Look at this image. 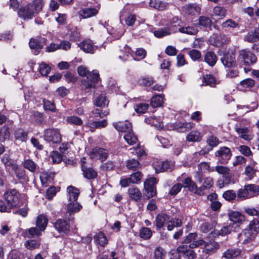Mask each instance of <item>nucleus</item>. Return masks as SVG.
<instances>
[{"mask_svg":"<svg viewBox=\"0 0 259 259\" xmlns=\"http://www.w3.org/2000/svg\"><path fill=\"white\" fill-rule=\"evenodd\" d=\"M77 72L79 75L87 76L81 80V87L82 90L89 91L95 87L99 79V74L97 71L89 72L85 67L80 66L77 68Z\"/></svg>","mask_w":259,"mask_h":259,"instance_id":"1","label":"nucleus"},{"mask_svg":"<svg viewBox=\"0 0 259 259\" xmlns=\"http://www.w3.org/2000/svg\"><path fill=\"white\" fill-rule=\"evenodd\" d=\"M43 0H33L31 3L18 9V15L24 20H29L35 16L42 10Z\"/></svg>","mask_w":259,"mask_h":259,"instance_id":"2","label":"nucleus"},{"mask_svg":"<svg viewBox=\"0 0 259 259\" xmlns=\"http://www.w3.org/2000/svg\"><path fill=\"white\" fill-rule=\"evenodd\" d=\"M5 200L7 204L12 208L18 207L20 206V194L15 189L8 190L4 194Z\"/></svg>","mask_w":259,"mask_h":259,"instance_id":"3","label":"nucleus"},{"mask_svg":"<svg viewBox=\"0 0 259 259\" xmlns=\"http://www.w3.org/2000/svg\"><path fill=\"white\" fill-rule=\"evenodd\" d=\"M156 183L157 180L154 177L150 178L144 182V194L148 199H150L156 195L157 192L155 187Z\"/></svg>","mask_w":259,"mask_h":259,"instance_id":"4","label":"nucleus"},{"mask_svg":"<svg viewBox=\"0 0 259 259\" xmlns=\"http://www.w3.org/2000/svg\"><path fill=\"white\" fill-rule=\"evenodd\" d=\"M239 58L245 65L250 66L255 63L257 61V57L254 54L250 51L243 50L240 51Z\"/></svg>","mask_w":259,"mask_h":259,"instance_id":"5","label":"nucleus"},{"mask_svg":"<svg viewBox=\"0 0 259 259\" xmlns=\"http://www.w3.org/2000/svg\"><path fill=\"white\" fill-rule=\"evenodd\" d=\"M45 140L53 143H60L62 140L61 135L58 129L49 128L44 132Z\"/></svg>","mask_w":259,"mask_h":259,"instance_id":"6","label":"nucleus"},{"mask_svg":"<svg viewBox=\"0 0 259 259\" xmlns=\"http://www.w3.org/2000/svg\"><path fill=\"white\" fill-rule=\"evenodd\" d=\"M215 156L218 157V160L220 163L226 164L232 156V152L229 148L222 147L216 151Z\"/></svg>","mask_w":259,"mask_h":259,"instance_id":"7","label":"nucleus"},{"mask_svg":"<svg viewBox=\"0 0 259 259\" xmlns=\"http://www.w3.org/2000/svg\"><path fill=\"white\" fill-rule=\"evenodd\" d=\"M108 156L107 150L96 147L93 148L90 153V157L93 159H99L101 161L105 160Z\"/></svg>","mask_w":259,"mask_h":259,"instance_id":"8","label":"nucleus"},{"mask_svg":"<svg viewBox=\"0 0 259 259\" xmlns=\"http://www.w3.org/2000/svg\"><path fill=\"white\" fill-rule=\"evenodd\" d=\"M215 170L219 174L222 175L225 178L224 183L228 184L232 177V174L231 172L230 169L223 165H218L215 166Z\"/></svg>","mask_w":259,"mask_h":259,"instance_id":"9","label":"nucleus"},{"mask_svg":"<svg viewBox=\"0 0 259 259\" xmlns=\"http://www.w3.org/2000/svg\"><path fill=\"white\" fill-rule=\"evenodd\" d=\"M254 239V234L250 230H244L238 235L239 242L243 244H248Z\"/></svg>","mask_w":259,"mask_h":259,"instance_id":"10","label":"nucleus"},{"mask_svg":"<svg viewBox=\"0 0 259 259\" xmlns=\"http://www.w3.org/2000/svg\"><path fill=\"white\" fill-rule=\"evenodd\" d=\"M220 248V244L213 241L211 240L204 244L203 252L210 255L215 252Z\"/></svg>","mask_w":259,"mask_h":259,"instance_id":"11","label":"nucleus"},{"mask_svg":"<svg viewBox=\"0 0 259 259\" xmlns=\"http://www.w3.org/2000/svg\"><path fill=\"white\" fill-rule=\"evenodd\" d=\"M81 208L82 206L76 201L69 203L67 205V211L65 218H67L69 220H71L73 218L70 217L71 215L80 211Z\"/></svg>","mask_w":259,"mask_h":259,"instance_id":"12","label":"nucleus"},{"mask_svg":"<svg viewBox=\"0 0 259 259\" xmlns=\"http://www.w3.org/2000/svg\"><path fill=\"white\" fill-rule=\"evenodd\" d=\"M221 61L223 65L228 68L236 67L237 65L235 56L233 54L227 53L225 54L224 57L221 59Z\"/></svg>","mask_w":259,"mask_h":259,"instance_id":"13","label":"nucleus"},{"mask_svg":"<svg viewBox=\"0 0 259 259\" xmlns=\"http://www.w3.org/2000/svg\"><path fill=\"white\" fill-rule=\"evenodd\" d=\"M81 50L85 53L93 54L95 48L92 41L90 39H85L78 44Z\"/></svg>","mask_w":259,"mask_h":259,"instance_id":"14","label":"nucleus"},{"mask_svg":"<svg viewBox=\"0 0 259 259\" xmlns=\"http://www.w3.org/2000/svg\"><path fill=\"white\" fill-rule=\"evenodd\" d=\"M128 194L130 199L135 202L140 201L142 197V194L140 189L135 186L128 189Z\"/></svg>","mask_w":259,"mask_h":259,"instance_id":"15","label":"nucleus"},{"mask_svg":"<svg viewBox=\"0 0 259 259\" xmlns=\"http://www.w3.org/2000/svg\"><path fill=\"white\" fill-rule=\"evenodd\" d=\"M46 39L44 37L38 38H31L29 41V46L31 49L40 50L46 44Z\"/></svg>","mask_w":259,"mask_h":259,"instance_id":"16","label":"nucleus"},{"mask_svg":"<svg viewBox=\"0 0 259 259\" xmlns=\"http://www.w3.org/2000/svg\"><path fill=\"white\" fill-rule=\"evenodd\" d=\"M55 227L60 233L67 234L69 231V225L66 221L60 219L55 224Z\"/></svg>","mask_w":259,"mask_h":259,"instance_id":"17","label":"nucleus"},{"mask_svg":"<svg viewBox=\"0 0 259 259\" xmlns=\"http://www.w3.org/2000/svg\"><path fill=\"white\" fill-rule=\"evenodd\" d=\"M114 127L119 132H125L126 133L132 131L131 123L125 121L124 122H118L113 123Z\"/></svg>","mask_w":259,"mask_h":259,"instance_id":"18","label":"nucleus"},{"mask_svg":"<svg viewBox=\"0 0 259 259\" xmlns=\"http://www.w3.org/2000/svg\"><path fill=\"white\" fill-rule=\"evenodd\" d=\"M12 169L14 171L16 177L21 182H27L28 180V177L26 176L25 171L20 168L17 164L15 166L14 165Z\"/></svg>","mask_w":259,"mask_h":259,"instance_id":"19","label":"nucleus"},{"mask_svg":"<svg viewBox=\"0 0 259 259\" xmlns=\"http://www.w3.org/2000/svg\"><path fill=\"white\" fill-rule=\"evenodd\" d=\"M174 167V163L171 161H165L161 162L155 167L157 172H160L164 171H171Z\"/></svg>","mask_w":259,"mask_h":259,"instance_id":"20","label":"nucleus"},{"mask_svg":"<svg viewBox=\"0 0 259 259\" xmlns=\"http://www.w3.org/2000/svg\"><path fill=\"white\" fill-rule=\"evenodd\" d=\"M170 221V217L165 213L159 214L155 219V225L157 229L163 227L165 223Z\"/></svg>","mask_w":259,"mask_h":259,"instance_id":"21","label":"nucleus"},{"mask_svg":"<svg viewBox=\"0 0 259 259\" xmlns=\"http://www.w3.org/2000/svg\"><path fill=\"white\" fill-rule=\"evenodd\" d=\"M244 40L249 42H254L259 40V28H255L253 31L248 32L245 36Z\"/></svg>","mask_w":259,"mask_h":259,"instance_id":"22","label":"nucleus"},{"mask_svg":"<svg viewBox=\"0 0 259 259\" xmlns=\"http://www.w3.org/2000/svg\"><path fill=\"white\" fill-rule=\"evenodd\" d=\"M193 126V124L192 122H176L174 124V129L181 133L186 132L191 130Z\"/></svg>","mask_w":259,"mask_h":259,"instance_id":"23","label":"nucleus"},{"mask_svg":"<svg viewBox=\"0 0 259 259\" xmlns=\"http://www.w3.org/2000/svg\"><path fill=\"white\" fill-rule=\"evenodd\" d=\"M81 170L83 177L88 180L94 179L97 177V172L92 167L82 166Z\"/></svg>","mask_w":259,"mask_h":259,"instance_id":"24","label":"nucleus"},{"mask_svg":"<svg viewBox=\"0 0 259 259\" xmlns=\"http://www.w3.org/2000/svg\"><path fill=\"white\" fill-rule=\"evenodd\" d=\"M98 13L97 9L94 8H86L79 12L80 16L83 18H88L95 16Z\"/></svg>","mask_w":259,"mask_h":259,"instance_id":"25","label":"nucleus"},{"mask_svg":"<svg viewBox=\"0 0 259 259\" xmlns=\"http://www.w3.org/2000/svg\"><path fill=\"white\" fill-rule=\"evenodd\" d=\"M185 12L188 14L194 15L200 12V8L196 4H189L183 7Z\"/></svg>","mask_w":259,"mask_h":259,"instance_id":"26","label":"nucleus"},{"mask_svg":"<svg viewBox=\"0 0 259 259\" xmlns=\"http://www.w3.org/2000/svg\"><path fill=\"white\" fill-rule=\"evenodd\" d=\"M229 217L230 221L234 223H241L245 220L244 216L237 211L231 212L229 214Z\"/></svg>","mask_w":259,"mask_h":259,"instance_id":"27","label":"nucleus"},{"mask_svg":"<svg viewBox=\"0 0 259 259\" xmlns=\"http://www.w3.org/2000/svg\"><path fill=\"white\" fill-rule=\"evenodd\" d=\"M14 135L15 139L21 142H26L28 137V133L20 128L15 131Z\"/></svg>","mask_w":259,"mask_h":259,"instance_id":"28","label":"nucleus"},{"mask_svg":"<svg viewBox=\"0 0 259 259\" xmlns=\"http://www.w3.org/2000/svg\"><path fill=\"white\" fill-rule=\"evenodd\" d=\"M48 224V219L43 214L39 215L36 219V226L40 229V231H44Z\"/></svg>","mask_w":259,"mask_h":259,"instance_id":"29","label":"nucleus"},{"mask_svg":"<svg viewBox=\"0 0 259 259\" xmlns=\"http://www.w3.org/2000/svg\"><path fill=\"white\" fill-rule=\"evenodd\" d=\"M204 61L210 66H213L217 61L216 55L212 52H207L204 56Z\"/></svg>","mask_w":259,"mask_h":259,"instance_id":"30","label":"nucleus"},{"mask_svg":"<svg viewBox=\"0 0 259 259\" xmlns=\"http://www.w3.org/2000/svg\"><path fill=\"white\" fill-rule=\"evenodd\" d=\"M241 253L240 250L238 248H230L227 249L223 253V257L231 259L236 257L240 255Z\"/></svg>","mask_w":259,"mask_h":259,"instance_id":"31","label":"nucleus"},{"mask_svg":"<svg viewBox=\"0 0 259 259\" xmlns=\"http://www.w3.org/2000/svg\"><path fill=\"white\" fill-rule=\"evenodd\" d=\"M149 6L159 11H163L166 8V4L159 0H150Z\"/></svg>","mask_w":259,"mask_h":259,"instance_id":"32","label":"nucleus"},{"mask_svg":"<svg viewBox=\"0 0 259 259\" xmlns=\"http://www.w3.org/2000/svg\"><path fill=\"white\" fill-rule=\"evenodd\" d=\"M23 167L32 172H34L37 167V164L32 159H25L23 162Z\"/></svg>","mask_w":259,"mask_h":259,"instance_id":"33","label":"nucleus"},{"mask_svg":"<svg viewBox=\"0 0 259 259\" xmlns=\"http://www.w3.org/2000/svg\"><path fill=\"white\" fill-rule=\"evenodd\" d=\"M202 136L200 133L197 131L191 132L187 136L186 139L189 142H199L201 140Z\"/></svg>","mask_w":259,"mask_h":259,"instance_id":"34","label":"nucleus"},{"mask_svg":"<svg viewBox=\"0 0 259 259\" xmlns=\"http://www.w3.org/2000/svg\"><path fill=\"white\" fill-rule=\"evenodd\" d=\"M67 191L69 195V201H75L77 200L79 194V190L74 187L69 186L67 188Z\"/></svg>","mask_w":259,"mask_h":259,"instance_id":"35","label":"nucleus"},{"mask_svg":"<svg viewBox=\"0 0 259 259\" xmlns=\"http://www.w3.org/2000/svg\"><path fill=\"white\" fill-rule=\"evenodd\" d=\"M203 82L207 85L211 87H214L217 83V80L215 77L211 74H206L203 77Z\"/></svg>","mask_w":259,"mask_h":259,"instance_id":"36","label":"nucleus"},{"mask_svg":"<svg viewBox=\"0 0 259 259\" xmlns=\"http://www.w3.org/2000/svg\"><path fill=\"white\" fill-rule=\"evenodd\" d=\"M248 189L247 185H245L243 188L240 189L237 193V197L242 200L251 198Z\"/></svg>","mask_w":259,"mask_h":259,"instance_id":"37","label":"nucleus"},{"mask_svg":"<svg viewBox=\"0 0 259 259\" xmlns=\"http://www.w3.org/2000/svg\"><path fill=\"white\" fill-rule=\"evenodd\" d=\"M94 104L98 107H104L108 104V101L104 94L99 95L95 99Z\"/></svg>","mask_w":259,"mask_h":259,"instance_id":"38","label":"nucleus"},{"mask_svg":"<svg viewBox=\"0 0 259 259\" xmlns=\"http://www.w3.org/2000/svg\"><path fill=\"white\" fill-rule=\"evenodd\" d=\"M124 139L130 145H134L138 141L137 136L132 132V130L127 132L124 136Z\"/></svg>","mask_w":259,"mask_h":259,"instance_id":"39","label":"nucleus"},{"mask_svg":"<svg viewBox=\"0 0 259 259\" xmlns=\"http://www.w3.org/2000/svg\"><path fill=\"white\" fill-rule=\"evenodd\" d=\"M163 103V98L162 96L157 95L151 98L150 105L152 107L156 108L161 106Z\"/></svg>","mask_w":259,"mask_h":259,"instance_id":"40","label":"nucleus"},{"mask_svg":"<svg viewBox=\"0 0 259 259\" xmlns=\"http://www.w3.org/2000/svg\"><path fill=\"white\" fill-rule=\"evenodd\" d=\"M227 12V10L224 7L218 6L213 8L212 13L214 15L224 18L226 16Z\"/></svg>","mask_w":259,"mask_h":259,"instance_id":"41","label":"nucleus"},{"mask_svg":"<svg viewBox=\"0 0 259 259\" xmlns=\"http://www.w3.org/2000/svg\"><path fill=\"white\" fill-rule=\"evenodd\" d=\"M152 235V231L148 228L143 227L140 230V237L145 240L149 239Z\"/></svg>","mask_w":259,"mask_h":259,"instance_id":"42","label":"nucleus"},{"mask_svg":"<svg viewBox=\"0 0 259 259\" xmlns=\"http://www.w3.org/2000/svg\"><path fill=\"white\" fill-rule=\"evenodd\" d=\"M95 241L100 245L104 246L107 244V240L106 236L103 232H99L94 236Z\"/></svg>","mask_w":259,"mask_h":259,"instance_id":"43","label":"nucleus"},{"mask_svg":"<svg viewBox=\"0 0 259 259\" xmlns=\"http://www.w3.org/2000/svg\"><path fill=\"white\" fill-rule=\"evenodd\" d=\"M171 32L168 28L164 27L160 28L157 30L154 31V35L158 38H161L163 36L170 34Z\"/></svg>","mask_w":259,"mask_h":259,"instance_id":"44","label":"nucleus"},{"mask_svg":"<svg viewBox=\"0 0 259 259\" xmlns=\"http://www.w3.org/2000/svg\"><path fill=\"white\" fill-rule=\"evenodd\" d=\"M2 161L6 167H11L12 168L14 167V165L15 166L17 164L7 154H5L3 156Z\"/></svg>","mask_w":259,"mask_h":259,"instance_id":"45","label":"nucleus"},{"mask_svg":"<svg viewBox=\"0 0 259 259\" xmlns=\"http://www.w3.org/2000/svg\"><path fill=\"white\" fill-rule=\"evenodd\" d=\"M42 231H40L38 228H36V227H32L25 231L26 236L28 237H34L35 236H39L41 235V232Z\"/></svg>","mask_w":259,"mask_h":259,"instance_id":"46","label":"nucleus"},{"mask_svg":"<svg viewBox=\"0 0 259 259\" xmlns=\"http://www.w3.org/2000/svg\"><path fill=\"white\" fill-rule=\"evenodd\" d=\"M140 166V163L138 160L133 158L130 159L126 162V167L128 169L132 170H136Z\"/></svg>","mask_w":259,"mask_h":259,"instance_id":"47","label":"nucleus"},{"mask_svg":"<svg viewBox=\"0 0 259 259\" xmlns=\"http://www.w3.org/2000/svg\"><path fill=\"white\" fill-rule=\"evenodd\" d=\"M183 187L188 188L190 191H194L196 189V184L190 178H187L183 181Z\"/></svg>","mask_w":259,"mask_h":259,"instance_id":"48","label":"nucleus"},{"mask_svg":"<svg viewBox=\"0 0 259 259\" xmlns=\"http://www.w3.org/2000/svg\"><path fill=\"white\" fill-rule=\"evenodd\" d=\"M215 40V45L219 47L228 42L230 41V38L225 34H220L216 36Z\"/></svg>","mask_w":259,"mask_h":259,"instance_id":"49","label":"nucleus"},{"mask_svg":"<svg viewBox=\"0 0 259 259\" xmlns=\"http://www.w3.org/2000/svg\"><path fill=\"white\" fill-rule=\"evenodd\" d=\"M89 126L92 128H100L105 127L107 125V121L106 119H104L100 121H92L89 122Z\"/></svg>","mask_w":259,"mask_h":259,"instance_id":"50","label":"nucleus"},{"mask_svg":"<svg viewBox=\"0 0 259 259\" xmlns=\"http://www.w3.org/2000/svg\"><path fill=\"white\" fill-rule=\"evenodd\" d=\"M179 30L181 33L190 35H195L198 32L197 28L191 26L181 27L179 28Z\"/></svg>","mask_w":259,"mask_h":259,"instance_id":"51","label":"nucleus"},{"mask_svg":"<svg viewBox=\"0 0 259 259\" xmlns=\"http://www.w3.org/2000/svg\"><path fill=\"white\" fill-rule=\"evenodd\" d=\"M147 52L143 48H138L135 52L134 59L139 61L145 58Z\"/></svg>","mask_w":259,"mask_h":259,"instance_id":"52","label":"nucleus"},{"mask_svg":"<svg viewBox=\"0 0 259 259\" xmlns=\"http://www.w3.org/2000/svg\"><path fill=\"white\" fill-rule=\"evenodd\" d=\"M154 256L155 259H164L165 256L164 249L160 246L156 247L154 251Z\"/></svg>","mask_w":259,"mask_h":259,"instance_id":"53","label":"nucleus"},{"mask_svg":"<svg viewBox=\"0 0 259 259\" xmlns=\"http://www.w3.org/2000/svg\"><path fill=\"white\" fill-rule=\"evenodd\" d=\"M40 179L42 184L51 183L53 181V178L51 174L48 172L44 171L40 173Z\"/></svg>","mask_w":259,"mask_h":259,"instance_id":"54","label":"nucleus"},{"mask_svg":"<svg viewBox=\"0 0 259 259\" xmlns=\"http://www.w3.org/2000/svg\"><path fill=\"white\" fill-rule=\"evenodd\" d=\"M43 105L45 110L55 112L56 106L53 102L46 99H43Z\"/></svg>","mask_w":259,"mask_h":259,"instance_id":"55","label":"nucleus"},{"mask_svg":"<svg viewBox=\"0 0 259 259\" xmlns=\"http://www.w3.org/2000/svg\"><path fill=\"white\" fill-rule=\"evenodd\" d=\"M222 26L224 28H235L237 27H239V24L236 23L234 20L231 19H229L223 22L222 24Z\"/></svg>","mask_w":259,"mask_h":259,"instance_id":"56","label":"nucleus"},{"mask_svg":"<svg viewBox=\"0 0 259 259\" xmlns=\"http://www.w3.org/2000/svg\"><path fill=\"white\" fill-rule=\"evenodd\" d=\"M251 197L259 195V186L255 184L247 185Z\"/></svg>","mask_w":259,"mask_h":259,"instance_id":"57","label":"nucleus"},{"mask_svg":"<svg viewBox=\"0 0 259 259\" xmlns=\"http://www.w3.org/2000/svg\"><path fill=\"white\" fill-rule=\"evenodd\" d=\"M66 121L68 123L75 125H81L83 123V121L80 118L75 116L67 117Z\"/></svg>","mask_w":259,"mask_h":259,"instance_id":"58","label":"nucleus"},{"mask_svg":"<svg viewBox=\"0 0 259 259\" xmlns=\"http://www.w3.org/2000/svg\"><path fill=\"white\" fill-rule=\"evenodd\" d=\"M211 23L212 21L209 17L204 16L199 17V24L200 25L205 27H209L211 26Z\"/></svg>","mask_w":259,"mask_h":259,"instance_id":"59","label":"nucleus"},{"mask_svg":"<svg viewBox=\"0 0 259 259\" xmlns=\"http://www.w3.org/2000/svg\"><path fill=\"white\" fill-rule=\"evenodd\" d=\"M248 230L251 232H255V233L259 232V221L256 219H253L250 222Z\"/></svg>","mask_w":259,"mask_h":259,"instance_id":"60","label":"nucleus"},{"mask_svg":"<svg viewBox=\"0 0 259 259\" xmlns=\"http://www.w3.org/2000/svg\"><path fill=\"white\" fill-rule=\"evenodd\" d=\"M51 71V67L44 62H42L39 68V71L42 76H47Z\"/></svg>","mask_w":259,"mask_h":259,"instance_id":"61","label":"nucleus"},{"mask_svg":"<svg viewBox=\"0 0 259 259\" xmlns=\"http://www.w3.org/2000/svg\"><path fill=\"white\" fill-rule=\"evenodd\" d=\"M223 197L227 201H231L236 197L235 192L232 190L225 191L223 194Z\"/></svg>","mask_w":259,"mask_h":259,"instance_id":"62","label":"nucleus"},{"mask_svg":"<svg viewBox=\"0 0 259 259\" xmlns=\"http://www.w3.org/2000/svg\"><path fill=\"white\" fill-rule=\"evenodd\" d=\"M188 54L190 58L194 61L198 60L201 57L200 52L197 50L192 49L189 51Z\"/></svg>","mask_w":259,"mask_h":259,"instance_id":"63","label":"nucleus"},{"mask_svg":"<svg viewBox=\"0 0 259 259\" xmlns=\"http://www.w3.org/2000/svg\"><path fill=\"white\" fill-rule=\"evenodd\" d=\"M142 176V175L140 171H137L132 174L130 177L132 184L138 183L141 180Z\"/></svg>","mask_w":259,"mask_h":259,"instance_id":"64","label":"nucleus"}]
</instances>
